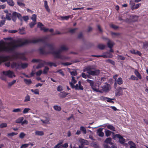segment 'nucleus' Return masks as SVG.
<instances>
[{"label":"nucleus","mask_w":148,"mask_h":148,"mask_svg":"<svg viewBox=\"0 0 148 148\" xmlns=\"http://www.w3.org/2000/svg\"><path fill=\"white\" fill-rule=\"evenodd\" d=\"M111 145H112V146L111 147H110L108 145V144H104L103 145V147L104 148H117V147L116 145H113L114 144L113 143L111 142L109 143Z\"/></svg>","instance_id":"2eb2a0df"},{"label":"nucleus","mask_w":148,"mask_h":148,"mask_svg":"<svg viewBox=\"0 0 148 148\" xmlns=\"http://www.w3.org/2000/svg\"><path fill=\"white\" fill-rule=\"evenodd\" d=\"M143 45L142 48L147 50H148V41H145L143 43Z\"/></svg>","instance_id":"6ab92c4d"},{"label":"nucleus","mask_w":148,"mask_h":148,"mask_svg":"<svg viewBox=\"0 0 148 148\" xmlns=\"http://www.w3.org/2000/svg\"><path fill=\"white\" fill-rule=\"evenodd\" d=\"M138 17L136 16H132V21L133 22H135L137 21L138 20Z\"/></svg>","instance_id":"473e14b6"},{"label":"nucleus","mask_w":148,"mask_h":148,"mask_svg":"<svg viewBox=\"0 0 148 148\" xmlns=\"http://www.w3.org/2000/svg\"><path fill=\"white\" fill-rule=\"evenodd\" d=\"M31 19L34 22H36V15L35 14H33L31 17Z\"/></svg>","instance_id":"09e8293b"},{"label":"nucleus","mask_w":148,"mask_h":148,"mask_svg":"<svg viewBox=\"0 0 148 148\" xmlns=\"http://www.w3.org/2000/svg\"><path fill=\"white\" fill-rule=\"evenodd\" d=\"M105 132L106 134V135L107 137H108L110 136L111 135L112 133L110 131L108 130L105 131Z\"/></svg>","instance_id":"a19ab883"},{"label":"nucleus","mask_w":148,"mask_h":148,"mask_svg":"<svg viewBox=\"0 0 148 148\" xmlns=\"http://www.w3.org/2000/svg\"><path fill=\"white\" fill-rule=\"evenodd\" d=\"M117 83L119 85H121L123 84V80L121 78H118L116 80Z\"/></svg>","instance_id":"c756f323"},{"label":"nucleus","mask_w":148,"mask_h":148,"mask_svg":"<svg viewBox=\"0 0 148 148\" xmlns=\"http://www.w3.org/2000/svg\"><path fill=\"white\" fill-rule=\"evenodd\" d=\"M2 73L3 75L8 76L9 77L12 78L13 76L14 77L15 76V75L14 74V73L10 70L7 71H3Z\"/></svg>","instance_id":"6e6552de"},{"label":"nucleus","mask_w":148,"mask_h":148,"mask_svg":"<svg viewBox=\"0 0 148 148\" xmlns=\"http://www.w3.org/2000/svg\"><path fill=\"white\" fill-rule=\"evenodd\" d=\"M31 91L34 92V94L36 95H39V90L38 89H36L34 90L32 89L31 90Z\"/></svg>","instance_id":"f704fd0d"},{"label":"nucleus","mask_w":148,"mask_h":148,"mask_svg":"<svg viewBox=\"0 0 148 148\" xmlns=\"http://www.w3.org/2000/svg\"><path fill=\"white\" fill-rule=\"evenodd\" d=\"M130 4L131 6L132 10H133V9L134 8V7L135 5V3H134V1L133 0H131L130 2Z\"/></svg>","instance_id":"58836bf2"},{"label":"nucleus","mask_w":148,"mask_h":148,"mask_svg":"<svg viewBox=\"0 0 148 148\" xmlns=\"http://www.w3.org/2000/svg\"><path fill=\"white\" fill-rule=\"evenodd\" d=\"M111 138L109 137L107 138L104 141V142L107 144H109L112 141Z\"/></svg>","instance_id":"ea45409f"},{"label":"nucleus","mask_w":148,"mask_h":148,"mask_svg":"<svg viewBox=\"0 0 148 148\" xmlns=\"http://www.w3.org/2000/svg\"><path fill=\"white\" fill-rule=\"evenodd\" d=\"M25 136V134L23 132H21V133L19 135V137L20 138L23 139L24 138Z\"/></svg>","instance_id":"4d7b16f0"},{"label":"nucleus","mask_w":148,"mask_h":148,"mask_svg":"<svg viewBox=\"0 0 148 148\" xmlns=\"http://www.w3.org/2000/svg\"><path fill=\"white\" fill-rule=\"evenodd\" d=\"M20 65L18 63L13 62L11 65V67L12 69L15 68L16 69H18L20 68Z\"/></svg>","instance_id":"9b49d317"},{"label":"nucleus","mask_w":148,"mask_h":148,"mask_svg":"<svg viewBox=\"0 0 148 148\" xmlns=\"http://www.w3.org/2000/svg\"><path fill=\"white\" fill-rule=\"evenodd\" d=\"M106 62H107L111 63V64L112 65H114L115 64L114 62V61L110 59H108V60H107Z\"/></svg>","instance_id":"5fc2aeb1"},{"label":"nucleus","mask_w":148,"mask_h":148,"mask_svg":"<svg viewBox=\"0 0 148 148\" xmlns=\"http://www.w3.org/2000/svg\"><path fill=\"white\" fill-rule=\"evenodd\" d=\"M111 34L112 35H114L116 36H119L121 35V34L119 33H115L112 32L111 33Z\"/></svg>","instance_id":"680f3d73"},{"label":"nucleus","mask_w":148,"mask_h":148,"mask_svg":"<svg viewBox=\"0 0 148 148\" xmlns=\"http://www.w3.org/2000/svg\"><path fill=\"white\" fill-rule=\"evenodd\" d=\"M30 109L29 108H25L23 111V113L24 114H26L30 110Z\"/></svg>","instance_id":"13d9d810"},{"label":"nucleus","mask_w":148,"mask_h":148,"mask_svg":"<svg viewBox=\"0 0 148 148\" xmlns=\"http://www.w3.org/2000/svg\"><path fill=\"white\" fill-rule=\"evenodd\" d=\"M118 59H119L121 60H124L125 59V58L121 55H118Z\"/></svg>","instance_id":"338daca9"},{"label":"nucleus","mask_w":148,"mask_h":148,"mask_svg":"<svg viewBox=\"0 0 148 148\" xmlns=\"http://www.w3.org/2000/svg\"><path fill=\"white\" fill-rule=\"evenodd\" d=\"M18 134L17 133L12 132L10 133H9L8 134V136H13L14 135H16Z\"/></svg>","instance_id":"864d4df0"},{"label":"nucleus","mask_w":148,"mask_h":148,"mask_svg":"<svg viewBox=\"0 0 148 148\" xmlns=\"http://www.w3.org/2000/svg\"><path fill=\"white\" fill-rule=\"evenodd\" d=\"M46 45L50 49L51 51H54L53 50L54 49V47L53 45V44L47 43Z\"/></svg>","instance_id":"412c9836"},{"label":"nucleus","mask_w":148,"mask_h":148,"mask_svg":"<svg viewBox=\"0 0 148 148\" xmlns=\"http://www.w3.org/2000/svg\"><path fill=\"white\" fill-rule=\"evenodd\" d=\"M7 2L10 6H13L14 5V3L12 0H7Z\"/></svg>","instance_id":"393cba45"},{"label":"nucleus","mask_w":148,"mask_h":148,"mask_svg":"<svg viewBox=\"0 0 148 148\" xmlns=\"http://www.w3.org/2000/svg\"><path fill=\"white\" fill-rule=\"evenodd\" d=\"M5 75H1V76L0 77L1 79L4 81H6V76H5Z\"/></svg>","instance_id":"69168bd1"},{"label":"nucleus","mask_w":148,"mask_h":148,"mask_svg":"<svg viewBox=\"0 0 148 148\" xmlns=\"http://www.w3.org/2000/svg\"><path fill=\"white\" fill-rule=\"evenodd\" d=\"M60 17L62 20H68L70 16H60Z\"/></svg>","instance_id":"c85d7f7f"},{"label":"nucleus","mask_w":148,"mask_h":148,"mask_svg":"<svg viewBox=\"0 0 148 148\" xmlns=\"http://www.w3.org/2000/svg\"><path fill=\"white\" fill-rule=\"evenodd\" d=\"M12 14H11L10 13H8L6 15L5 17L4 16H2V19H6L10 21L11 20L12 18Z\"/></svg>","instance_id":"ddd939ff"},{"label":"nucleus","mask_w":148,"mask_h":148,"mask_svg":"<svg viewBox=\"0 0 148 148\" xmlns=\"http://www.w3.org/2000/svg\"><path fill=\"white\" fill-rule=\"evenodd\" d=\"M129 143L130 145H131L130 148H136L135 144L132 141H129Z\"/></svg>","instance_id":"72a5a7b5"},{"label":"nucleus","mask_w":148,"mask_h":148,"mask_svg":"<svg viewBox=\"0 0 148 148\" xmlns=\"http://www.w3.org/2000/svg\"><path fill=\"white\" fill-rule=\"evenodd\" d=\"M44 7L48 12L49 13L50 11V10L48 6L47 2L46 0L44 1Z\"/></svg>","instance_id":"a211bd4d"},{"label":"nucleus","mask_w":148,"mask_h":148,"mask_svg":"<svg viewBox=\"0 0 148 148\" xmlns=\"http://www.w3.org/2000/svg\"><path fill=\"white\" fill-rule=\"evenodd\" d=\"M70 73L71 75L73 76H76L77 74V72L76 71H71Z\"/></svg>","instance_id":"052dcab7"},{"label":"nucleus","mask_w":148,"mask_h":148,"mask_svg":"<svg viewBox=\"0 0 148 148\" xmlns=\"http://www.w3.org/2000/svg\"><path fill=\"white\" fill-rule=\"evenodd\" d=\"M30 100V96L27 95L25 97L24 100V102H26L29 101Z\"/></svg>","instance_id":"79ce46f5"},{"label":"nucleus","mask_w":148,"mask_h":148,"mask_svg":"<svg viewBox=\"0 0 148 148\" xmlns=\"http://www.w3.org/2000/svg\"><path fill=\"white\" fill-rule=\"evenodd\" d=\"M125 89V88H122L120 87H118L117 89V92L116 94V96H119L122 95L123 93V91L122 90V89Z\"/></svg>","instance_id":"f8f14e48"},{"label":"nucleus","mask_w":148,"mask_h":148,"mask_svg":"<svg viewBox=\"0 0 148 148\" xmlns=\"http://www.w3.org/2000/svg\"><path fill=\"white\" fill-rule=\"evenodd\" d=\"M107 127L108 129L113 131H115V128L114 126L111 125H108L107 126Z\"/></svg>","instance_id":"7c9ffc66"},{"label":"nucleus","mask_w":148,"mask_h":148,"mask_svg":"<svg viewBox=\"0 0 148 148\" xmlns=\"http://www.w3.org/2000/svg\"><path fill=\"white\" fill-rule=\"evenodd\" d=\"M7 126V124L5 123H2L0 125V127L2 128L4 127H6Z\"/></svg>","instance_id":"3c124183"},{"label":"nucleus","mask_w":148,"mask_h":148,"mask_svg":"<svg viewBox=\"0 0 148 148\" xmlns=\"http://www.w3.org/2000/svg\"><path fill=\"white\" fill-rule=\"evenodd\" d=\"M84 72H87L89 75L93 76H97L100 73V71L99 69H96L92 66H88L85 67L83 69Z\"/></svg>","instance_id":"f03ea898"},{"label":"nucleus","mask_w":148,"mask_h":148,"mask_svg":"<svg viewBox=\"0 0 148 148\" xmlns=\"http://www.w3.org/2000/svg\"><path fill=\"white\" fill-rule=\"evenodd\" d=\"M87 82L90 84V85L91 86L92 89L95 91L97 92L102 93V92L99 90V89L95 88V84L93 81L88 79L87 80Z\"/></svg>","instance_id":"423d86ee"},{"label":"nucleus","mask_w":148,"mask_h":148,"mask_svg":"<svg viewBox=\"0 0 148 148\" xmlns=\"http://www.w3.org/2000/svg\"><path fill=\"white\" fill-rule=\"evenodd\" d=\"M29 144H24L22 145L21 147V148H26L27 147Z\"/></svg>","instance_id":"774afa93"},{"label":"nucleus","mask_w":148,"mask_h":148,"mask_svg":"<svg viewBox=\"0 0 148 148\" xmlns=\"http://www.w3.org/2000/svg\"><path fill=\"white\" fill-rule=\"evenodd\" d=\"M42 60L40 59H33L32 61V62L33 63L38 62L42 61Z\"/></svg>","instance_id":"603ef678"},{"label":"nucleus","mask_w":148,"mask_h":148,"mask_svg":"<svg viewBox=\"0 0 148 148\" xmlns=\"http://www.w3.org/2000/svg\"><path fill=\"white\" fill-rule=\"evenodd\" d=\"M47 38V37H45L37 40H30L25 39L24 41L21 40H13L8 42L7 44V47L2 46V45H4V42L3 40H1L0 42V51L12 52L14 51L17 48L21 47L29 44H36L40 42H45Z\"/></svg>","instance_id":"f257e3e1"},{"label":"nucleus","mask_w":148,"mask_h":148,"mask_svg":"<svg viewBox=\"0 0 148 148\" xmlns=\"http://www.w3.org/2000/svg\"><path fill=\"white\" fill-rule=\"evenodd\" d=\"M98 47L101 50H103L105 48V45L103 44H99L98 45Z\"/></svg>","instance_id":"c9c22d12"},{"label":"nucleus","mask_w":148,"mask_h":148,"mask_svg":"<svg viewBox=\"0 0 148 148\" xmlns=\"http://www.w3.org/2000/svg\"><path fill=\"white\" fill-rule=\"evenodd\" d=\"M68 94L66 92H61L60 93V96L62 98H64Z\"/></svg>","instance_id":"4be33fe9"},{"label":"nucleus","mask_w":148,"mask_h":148,"mask_svg":"<svg viewBox=\"0 0 148 148\" xmlns=\"http://www.w3.org/2000/svg\"><path fill=\"white\" fill-rule=\"evenodd\" d=\"M88 141L86 140H83V141H82V145H79V148H83L84 146L83 145V144L85 143H86V142H87Z\"/></svg>","instance_id":"c03bdc74"},{"label":"nucleus","mask_w":148,"mask_h":148,"mask_svg":"<svg viewBox=\"0 0 148 148\" xmlns=\"http://www.w3.org/2000/svg\"><path fill=\"white\" fill-rule=\"evenodd\" d=\"M21 109L20 108H19L14 109L12 111L13 112H21Z\"/></svg>","instance_id":"0e129e2a"},{"label":"nucleus","mask_w":148,"mask_h":148,"mask_svg":"<svg viewBox=\"0 0 148 148\" xmlns=\"http://www.w3.org/2000/svg\"><path fill=\"white\" fill-rule=\"evenodd\" d=\"M77 82V81L75 79L73 76L72 77L71 82H70L69 84L72 88H75V90H83L84 88L81 85V82L80 81L78 82V84H76L75 86L74 84Z\"/></svg>","instance_id":"39448f33"},{"label":"nucleus","mask_w":148,"mask_h":148,"mask_svg":"<svg viewBox=\"0 0 148 148\" xmlns=\"http://www.w3.org/2000/svg\"><path fill=\"white\" fill-rule=\"evenodd\" d=\"M43 63H39L37 66L36 67V69H39V68H41L42 67H43L44 66V64H46V62H45L44 61H42Z\"/></svg>","instance_id":"aec40b11"},{"label":"nucleus","mask_w":148,"mask_h":148,"mask_svg":"<svg viewBox=\"0 0 148 148\" xmlns=\"http://www.w3.org/2000/svg\"><path fill=\"white\" fill-rule=\"evenodd\" d=\"M28 66V64L27 63H22L21 64V67L24 69L27 67Z\"/></svg>","instance_id":"49530a36"},{"label":"nucleus","mask_w":148,"mask_h":148,"mask_svg":"<svg viewBox=\"0 0 148 148\" xmlns=\"http://www.w3.org/2000/svg\"><path fill=\"white\" fill-rule=\"evenodd\" d=\"M44 26V25L42 23L40 22H38V23L37 27L40 28V30H43L45 32H47L49 30V29L42 27V26Z\"/></svg>","instance_id":"9d476101"},{"label":"nucleus","mask_w":148,"mask_h":148,"mask_svg":"<svg viewBox=\"0 0 148 148\" xmlns=\"http://www.w3.org/2000/svg\"><path fill=\"white\" fill-rule=\"evenodd\" d=\"M20 54L18 53H16L12 55L11 57V59L12 58L14 59H16L18 58H21V59H23L24 60H26V58L24 56H23L22 57H19Z\"/></svg>","instance_id":"1a4fd4ad"},{"label":"nucleus","mask_w":148,"mask_h":148,"mask_svg":"<svg viewBox=\"0 0 148 148\" xmlns=\"http://www.w3.org/2000/svg\"><path fill=\"white\" fill-rule=\"evenodd\" d=\"M116 137L119 139V142L120 143L123 144L125 142V140L124 139L122 136L120 134H116L113 136V138L115 139Z\"/></svg>","instance_id":"0eeeda50"},{"label":"nucleus","mask_w":148,"mask_h":148,"mask_svg":"<svg viewBox=\"0 0 148 148\" xmlns=\"http://www.w3.org/2000/svg\"><path fill=\"white\" fill-rule=\"evenodd\" d=\"M17 3L18 5L21 7H24L25 5V4L22 3V2L17 1Z\"/></svg>","instance_id":"a18cd8bd"},{"label":"nucleus","mask_w":148,"mask_h":148,"mask_svg":"<svg viewBox=\"0 0 148 148\" xmlns=\"http://www.w3.org/2000/svg\"><path fill=\"white\" fill-rule=\"evenodd\" d=\"M134 73L140 79H141L142 78V77L137 70H135Z\"/></svg>","instance_id":"bb28decb"},{"label":"nucleus","mask_w":148,"mask_h":148,"mask_svg":"<svg viewBox=\"0 0 148 148\" xmlns=\"http://www.w3.org/2000/svg\"><path fill=\"white\" fill-rule=\"evenodd\" d=\"M17 18L21 22H22L23 20L27 22L29 19V17L27 16L22 17L20 14L16 12H13L12 16V20L14 22H15Z\"/></svg>","instance_id":"20e7f679"},{"label":"nucleus","mask_w":148,"mask_h":148,"mask_svg":"<svg viewBox=\"0 0 148 148\" xmlns=\"http://www.w3.org/2000/svg\"><path fill=\"white\" fill-rule=\"evenodd\" d=\"M60 48L62 51H66L68 49V48L67 47H65L64 45H62L61 46Z\"/></svg>","instance_id":"8fccbe9b"},{"label":"nucleus","mask_w":148,"mask_h":148,"mask_svg":"<svg viewBox=\"0 0 148 148\" xmlns=\"http://www.w3.org/2000/svg\"><path fill=\"white\" fill-rule=\"evenodd\" d=\"M36 22L34 21V22H31L29 24V25L31 28H32L34 25L36 24Z\"/></svg>","instance_id":"bf43d9fd"},{"label":"nucleus","mask_w":148,"mask_h":148,"mask_svg":"<svg viewBox=\"0 0 148 148\" xmlns=\"http://www.w3.org/2000/svg\"><path fill=\"white\" fill-rule=\"evenodd\" d=\"M80 130L83 132L84 134H86V130L84 127L81 126L80 127Z\"/></svg>","instance_id":"de8ad7c7"},{"label":"nucleus","mask_w":148,"mask_h":148,"mask_svg":"<svg viewBox=\"0 0 148 148\" xmlns=\"http://www.w3.org/2000/svg\"><path fill=\"white\" fill-rule=\"evenodd\" d=\"M49 70V68L47 66H45L43 70V73L45 74H46Z\"/></svg>","instance_id":"37998d69"},{"label":"nucleus","mask_w":148,"mask_h":148,"mask_svg":"<svg viewBox=\"0 0 148 148\" xmlns=\"http://www.w3.org/2000/svg\"><path fill=\"white\" fill-rule=\"evenodd\" d=\"M103 129L99 128L97 130V133L98 136L100 137H103L104 136V133L102 132Z\"/></svg>","instance_id":"dca6fc26"},{"label":"nucleus","mask_w":148,"mask_h":148,"mask_svg":"<svg viewBox=\"0 0 148 148\" xmlns=\"http://www.w3.org/2000/svg\"><path fill=\"white\" fill-rule=\"evenodd\" d=\"M54 109L57 111H60L61 110V108L58 106H53Z\"/></svg>","instance_id":"4c0bfd02"},{"label":"nucleus","mask_w":148,"mask_h":148,"mask_svg":"<svg viewBox=\"0 0 148 148\" xmlns=\"http://www.w3.org/2000/svg\"><path fill=\"white\" fill-rule=\"evenodd\" d=\"M77 29V28H75L73 29H71L69 31V32L71 33H75V31Z\"/></svg>","instance_id":"e2e57ef3"},{"label":"nucleus","mask_w":148,"mask_h":148,"mask_svg":"<svg viewBox=\"0 0 148 148\" xmlns=\"http://www.w3.org/2000/svg\"><path fill=\"white\" fill-rule=\"evenodd\" d=\"M23 119L24 118L23 117H20L16 120V123H22Z\"/></svg>","instance_id":"2f4dec72"},{"label":"nucleus","mask_w":148,"mask_h":148,"mask_svg":"<svg viewBox=\"0 0 148 148\" xmlns=\"http://www.w3.org/2000/svg\"><path fill=\"white\" fill-rule=\"evenodd\" d=\"M24 81L25 83L27 85H29L32 84V82L31 79H24Z\"/></svg>","instance_id":"5701e85b"},{"label":"nucleus","mask_w":148,"mask_h":148,"mask_svg":"<svg viewBox=\"0 0 148 148\" xmlns=\"http://www.w3.org/2000/svg\"><path fill=\"white\" fill-rule=\"evenodd\" d=\"M36 135L38 136H42L44 135V133L42 131H36L35 132Z\"/></svg>","instance_id":"cd10ccee"},{"label":"nucleus","mask_w":148,"mask_h":148,"mask_svg":"<svg viewBox=\"0 0 148 148\" xmlns=\"http://www.w3.org/2000/svg\"><path fill=\"white\" fill-rule=\"evenodd\" d=\"M40 53L42 55H47L49 53H51L54 56L55 58H59L60 59H64V57L60 54H59L58 52H56V51H51L50 52H46L44 48H40L39 49Z\"/></svg>","instance_id":"7ed1b4c3"},{"label":"nucleus","mask_w":148,"mask_h":148,"mask_svg":"<svg viewBox=\"0 0 148 148\" xmlns=\"http://www.w3.org/2000/svg\"><path fill=\"white\" fill-rule=\"evenodd\" d=\"M114 44V43L113 42L111 41L110 40H108L107 42V45L109 48H112Z\"/></svg>","instance_id":"f3484780"},{"label":"nucleus","mask_w":148,"mask_h":148,"mask_svg":"<svg viewBox=\"0 0 148 148\" xmlns=\"http://www.w3.org/2000/svg\"><path fill=\"white\" fill-rule=\"evenodd\" d=\"M25 28L24 27H22L21 29H19V33L21 34H26L25 32Z\"/></svg>","instance_id":"a878e982"},{"label":"nucleus","mask_w":148,"mask_h":148,"mask_svg":"<svg viewBox=\"0 0 148 148\" xmlns=\"http://www.w3.org/2000/svg\"><path fill=\"white\" fill-rule=\"evenodd\" d=\"M102 89L104 91H107L109 90L108 85H105L102 87Z\"/></svg>","instance_id":"e433bc0d"},{"label":"nucleus","mask_w":148,"mask_h":148,"mask_svg":"<svg viewBox=\"0 0 148 148\" xmlns=\"http://www.w3.org/2000/svg\"><path fill=\"white\" fill-rule=\"evenodd\" d=\"M141 5V3H139L135 5V6H134V8L133 9V10H133L134 9H137Z\"/></svg>","instance_id":"6e6d98bb"},{"label":"nucleus","mask_w":148,"mask_h":148,"mask_svg":"<svg viewBox=\"0 0 148 148\" xmlns=\"http://www.w3.org/2000/svg\"><path fill=\"white\" fill-rule=\"evenodd\" d=\"M46 65L49 66H53L54 67H56L57 65L56 63L52 62H46Z\"/></svg>","instance_id":"b1692460"},{"label":"nucleus","mask_w":148,"mask_h":148,"mask_svg":"<svg viewBox=\"0 0 148 148\" xmlns=\"http://www.w3.org/2000/svg\"><path fill=\"white\" fill-rule=\"evenodd\" d=\"M0 58H1V60L2 61V62H4L7 61L9 60H11V57L10 56L0 57Z\"/></svg>","instance_id":"4468645a"}]
</instances>
